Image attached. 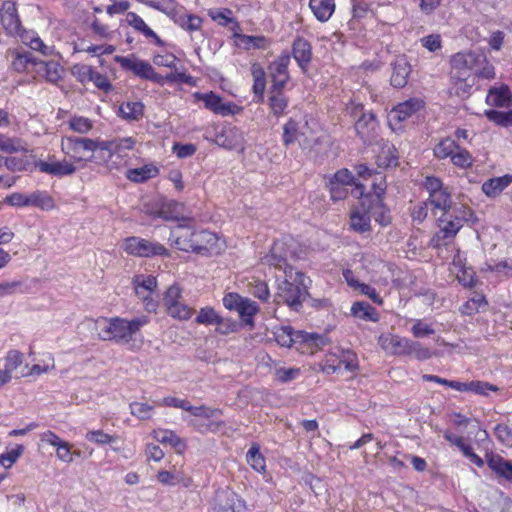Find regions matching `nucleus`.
I'll return each instance as SVG.
<instances>
[{"instance_id":"f257e3e1","label":"nucleus","mask_w":512,"mask_h":512,"mask_svg":"<svg viewBox=\"0 0 512 512\" xmlns=\"http://www.w3.org/2000/svg\"><path fill=\"white\" fill-rule=\"evenodd\" d=\"M149 323V317L141 315L133 319L121 317L87 319L85 324L93 330L101 340L116 343H129L142 327Z\"/></svg>"},{"instance_id":"f03ea898","label":"nucleus","mask_w":512,"mask_h":512,"mask_svg":"<svg viewBox=\"0 0 512 512\" xmlns=\"http://www.w3.org/2000/svg\"><path fill=\"white\" fill-rule=\"evenodd\" d=\"M304 279L303 273L289 268V272L285 273V279L278 284L276 301L285 303L296 311L299 310L308 294Z\"/></svg>"},{"instance_id":"7ed1b4c3","label":"nucleus","mask_w":512,"mask_h":512,"mask_svg":"<svg viewBox=\"0 0 512 512\" xmlns=\"http://www.w3.org/2000/svg\"><path fill=\"white\" fill-rule=\"evenodd\" d=\"M104 142L86 137L64 136L61 151L78 167L84 168L94 158L97 149H104Z\"/></svg>"},{"instance_id":"20e7f679","label":"nucleus","mask_w":512,"mask_h":512,"mask_svg":"<svg viewBox=\"0 0 512 512\" xmlns=\"http://www.w3.org/2000/svg\"><path fill=\"white\" fill-rule=\"evenodd\" d=\"M472 215L471 209L463 205L455 206L451 211L444 212L439 218V231L432 237L431 245L435 248L446 245L456 236L464 223L470 220Z\"/></svg>"},{"instance_id":"39448f33","label":"nucleus","mask_w":512,"mask_h":512,"mask_svg":"<svg viewBox=\"0 0 512 512\" xmlns=\"http://www.w3.org/2000/svg\"><path fill=\"white\" fill-rule=\"evenodd\" d=\"M485 62V55L476 52H463L455 54L451 59L452 77L466 80L480 64Z\"/></svg>"},{"instance_id":"423d86ee","label":"nucleus","mask_w":512,"mask_h":512,"mask_svg":"<svg viewBox=\"0 0 512 512\" xmlns=\"http://www.w3.org/2000/svg\"><path fill=\"white\" fill-rule=\"evenodd\" d=\"M283 142L286 146L297 142L303 149H308L316 143V137L307 123L300 125L290 119L283 127Z\"/></svg>"},{"instance_id":"0eeeda50","label":"nucleus","mask_w":512,"mask_h":512,"mask_svg":"<svg viewBox=\"0 0 512 512\" xmlns=\"http://www.w3.org/2000/svg\"><path fill=\"white\" fill-rule=\"evenodd\" d=\"M182 291L178 285L170 286L165 292L163 304L167 313L179 320H188L193 313V309L181 302Z\"/></svg>"},{"instance_id":"6e6552de","label":"nucleus","mask_w":512,"mask_h":512,"mask_svg":"<svg viewBox=\"0 0 512 512\" xmlns=\"http://www.w3.org/2000/svg\"><path fill=\"white\" fill-rule=\"evenodd\" d=\"M292 257L291 244L286 240H277L274 242L270 253L262 257L261 261L263 264L273 266L286 273L289 272V268H293L288 264V259Z\"/></svg>"},{"instance_id":"1a4fd4ad","label":"nucleus","mask_w":512,"mask_h":512,"mask_svg":"<svg viewBox=\"0 0 512 512\" xmlns=\"http://www.w3.org/2000/svg\"><path fill=\"white\" fill-rule=\"evenodd\" d=\"M423 101L419 98H411L399 103L388 113V124L392 130L401 128V123L423 108Z\"/></svg>"},{"instance_id":"9d476101","label":"nucleus","mask_w":512,"mask_h":512,"mask_svg":"<svg viewBox=\"0 0 512 512\" xmlns=\"http://www.w3.org/2000/svg\"><path fill=\"white\" fill-rule=\"evenodd\" d=\"M124 250L129 254L139 257L162 255L166 252V249L163 245L152 243L148 240L138 237H129L125 239Z\"/></svg>"},{"instance_id":"9b49d317","label":"nucleus","mask_w":512,"mask_h":512,"mask_svg":"<svg viewBox=\"0 0 512 512\" xmlns=\"http://www.w3.org/2000/svg\"><path fill=\"white\" fill-rule=\"evenodd\" d=\"M195 98L204 102L205 108L221 116L234 115L239 107L230 102H223L222 98L214 92L195 93Z\"/></svg>"},{"instance_id":"f8f14e48","label":"nucleus","mask_w":512,"mask_h":512,"mask_svg":"<svg viewBox=\"0 0 512 512\" xmlns=\"http://www.w3.org/2000/svg\"><path fill=\"white\" fill-rule=\"evenodd\" d=\"M290 64V56L288 54H282L268 67L269 76L271 78V87L284 89L285 85L290 80L288 72V66Z\"/></svg>"},{"instance_id":"ddd939ff","label":"nucleus","mask_w":512,"mask_h":512,"mask_svg":"<svg viewBox=\"0 0 512 512\" xmlns=\"http://www.w3.org/2000/svg\"><path fill=\"white\" fill-rule=\"evenodd\" d=\"M215 512H245V502L231 490H221L215 497Z\"/></svg>"},{"instance_id":"4468645a","label":"nucleus","mask_w":512,"mask_h":512,"mask_svg":"<svg viewBox=\"0 0 512 512\" xmlns=\"http://www.w3.org/2000/svg\"><path fill=\"white\" fill-rule=\"evenodd\" d=\"M408 342V338L391 333H383L378 337L380 347L391 355L406 356Z\"/></svg>"},{"instance_id":"2eb2a0df","label":"nucleus","mask_w":512,"mask_h":512,"mask_svg":"<svg viewBox=\"0 0 512 512\" xmlns=\"http://www.w3.org/2000/svg\"><path fill=\"white\" fill-rule=\"evenodd\" d=\"M194 252L197 253H217L221 247L219 238L211 231H194Z\"/></svg>"},{"instance_id":"dca6fc26","label":"nucleus","mask_w":512,"mask_h":512,"mask_svg":"<svg viewBox=\"0 0 512 512\" xmlns=\"http://www.w3.org/2000/svg\"><path fill=\"white\" fill-rule=\"evenodd\" d=\"M375 211H371L365 203L355 206L350 214V226L354 231L367 232L371 228V216L375 215Z\"/></svg>"},{"instance_id":"f3484780","label":"nucleus","mask_w":512,"mask_h":512,"mask_svg":"<svg viewBox=\"0 0 512 512\" xmlns=\"http://www.w3.org/2000/svg\"><path fill=\"white\" fill-rule=\"evenodd\" d=\"M233 40L236 47L246 51L266 50L271 45V40L262 35L234 33Z\"/></svg>"},{"instance_id":"a211bd4d","label":"nucleus","mask_w":512,"mask_h":512,"mask_svg":"<svg viewBox=\"0 0 512 512\" xmlns=\"http://www.w3.org/2000/svg\"><path fill=\"white\" fill-rule=\"evenodd\" d=\"M37 166L41 172L57 177L69 176L78 170V167L70 159L50 162L41 161Z\"/></svg>"},{"instance_id":"6ab92c4d","label":"nucleus","mask_w":512,"mask_h":512,"mask_svg":"<svg viewBox=\"0 0 512 512\" xmlns=\"http://www.w3.org/2000/svg\"><path fill=\"white\" fill-rule=\"evenodd\" d=\"M115 62L121 65L122 68L132 71L136 76L148 79V76L153 68L152 65L144 60H140L135 56H115Z\"/></svg>"},{"instance_id":"aec40b11","label":"nucleus","mask_w":512,"mask_h":512,"mask_svg":"<svg viewBox=\"0 0 512 512\" xmlns=\"http://www.w3.org/2000/svg\"><path fill=\"white\" fill-rule=\"evenodd\" d=\"M0 20L10 35L19 34L21 23L17 15L15 4L12 2H5L0 10Z\"/></svg>"},{"instance_id":"412c9836","label":"nucleus","mask_w":512,"mask_h":512,"mask_svg":"<svg viewBox=\"0 0 512 512\" xmlns=\"http://www.w3.org/2000/svg\"><path fill=\"white\" fill-rule=\"evenodd\" d=\"M411 72V66L404 55L396 57L392 63L391 84L396 88H402L407 84Z\"/></svg>"},{"instance_id":"4be33fe9","label":"nucleus","mask_w":512,"mask_h":512,"mask_svg":"<svg viewBox=\"0 0 512 512\" xmlns=\"http://www.w3.org/2000/svg\"><path fill=\"white\" fill-rule=\"evenodd\" d=\"M175 246L182 251L194 252V231L190 230L189 223L180 224L172 231Z\"/></svg>"},{"instance_id":"5701e85b","label":"nucleus","mask_w":512,"mask_h":512,"mask_svg":"<svg viewBox=\"0 0 512 512\" xmlns=\"http://www.w3.org/2000/svg\"><path fill=\"white\" fill-rule=\"evenodd\" d=\"M170 18L182 29L189 32L198 31L202 26V19L197 15L187 14L181 5Z\"/></svg>"},{"instance_id":"b1692460","label":"nucleus","mask_w":512,"mask_h":512,"mask_svg":"<svg viewBox=\"0 0 512 512\" xmlns=\"http://www.w3.org/2000/svg\"><path fill=\"white\" fill-rule=\"evenodd\" d=\"M289 105V99L283 89L270 88L268 95V106L270 112L277 118L283 116Z\"/></svg>"},{"instance_id":"393cba45","label":"nucleus","mask_w":512,"mask_h":512,"mask_svg":"<svg viewBox=\"0 0 512 512\" xmlns=\"http://www.w3.org/2000/svg\"><path fill=\"white\" fill-rule=\"evenodd\" d=\"M488 467L499 477L512 482V462L500 455L491 454L487 456Z\"/></svg>"},{"instance_id":"a878e982","label":"nucleus","mask_w":512,"mask_h":512,"mask_svg":"<svg viewBox=\"0 0 512 512\" xmlns=\"http://www.w3.org/2000/svg\"><path fill=\"white\" fill-rule=\"evenodd\" d=\"M183 210V204L176 201H167L163 203L162 207L157 212V216L165 220H176L184 223H191V217H184L181 215Z\"/></svg>"},{"instance_id":"bb28decb","label":"nucleus","mask_w":512,"mask_h":512,"mask_svg":"<svg viewBox=\"0 0 512 512\" xmlns=\"http://www.w3.org/2000/svg\"><path fill=\"white\" fill-rule=\"evenodd\" d=\"M37 72L48 82L56 84L63 75V67L56 61H37L34 63Z\"/></svg>"},{"instance_id":"cd10ccee","label":"nucleus","mask_w":512,"mask_h":512,"mask_svg":"<svg viewBox=\"0 0 512 512\" xmlns=\"http://www.w3.org/2000/svg\"><path fill=\"white\" fill-rule=\"evenodd\" d=\"M377 127L375 115L372 112L362 113L355 123L357 134L364 140H370Z\"/></svg>"},{"instance_id":"c85d7f7f","label":"nucleus","mask_w":512,"mask_h":512,"mask_svg":"<svg viewBox=\"0 0 512 512\" xmlns=\"http://www.w3.org/2000/svg\"><path fill=\"white\" fill-rule=\"evenodd\" d=\"M511 183V175L491 178L482 184V191L486 196L495 198L499 196Z\"/></svg>"},{"instance_id":"c756f323","label":"nucleus","mask_w":512,"mask_h":512,"mask_svg":"<svg viewBox=\"0 0 512 512\" xmlns=\"http://www.w3.org/2000/svg\"><path fill=\"white\" fill-rule=\"evenodd\" d=\"M126 22L129 26L143 34L146 38H152L156 45L162 46L164 44L158 35L136 13L128 12L126 14Z\"/></svg>"},{"instance_id":"7c9ffc66","label":"nucleus","mask_w":512,"mask_h":512,"mask_svg":"<svg viewBox=\"0 0 512 512\" xmlns=\"http://www.w3.org/2000/svg\"><path fill=\"white\" fill-rule=\"evenodd\" d=\"M133 284L136 295L142 301H146L156 288L157 280L151 275H138L134 277Z\"/></svg>"},{"instance_id":"2f4dec72","label":"nucleus","mask_w":512,"mask_h":512,"mask_svg":"<svg viewBox=\"0 0 512 512\" xmlns=\"http://www.w3.org/2000/svg\"><path fill=\"white\" fill-rule=\"evenodd\" d=\"M309 7L318 21L326 22L334 13L335 2L334 0H310Z\"/></svg>"},{"instance_id":"473e14b6","label":"nucleus","mask_w":512,"mask_h":512,"mask_svg":"<svg viewBox=\"0 0 512 512\" xmlns=\"http://www.w3.org/2000/svg\"><path fill=\"white\" fill-rule=\"evenodd\" d=\"M153 437L156 441H158L162 444L171 445L178 453H182L186 449L185 442L171 430H168V429L154 430Z\"/></svg>"},{"instance_id":"72a5a7b5","label":"nucleus","mask_w":512,"mask_h":512,"mask_svg":"<svg viewBox=\"0 0 512 512\" xmlns=\"http://www.w3.org/2000/svg\"><path fill=\"white\" fill-rule=\"evenodd\" d=\"M251 75L253 77V92L257 96L258 101L264 100V92L266 88V73L259 63L251 65Z\"/></svg>"},{"instance_id":"f704fd0d","label":"nucleus","mask_w":512,"mask_h":512,"mask_svg":"<svg viewBox=\"0 0 512 512\" xmlns=\"http://www.w3.org/2000/svg\"><path fill=\"white\" fill-rule=\"evenodd\" d=\"M510 100L511 94L507 86L491 88L486 96V103L495 107H507Z\"/></svg>"},{"instance_id":"c9c22d12","label":"nucleus","mask_w":512,"mask_h":512,"mask_svg":"<svg viewBox=\"0 0 512 512\" xmlns=\"http://www.w3.org/2000/svg\"><path fill=\"white\" fill-rule=\"evenodd\" d=\"M378 148L376 162L379 167H390L397 164L396 149L392 144L385 142L378 145Z\"/></svg>"},{"instance_id":"e433bc0d","label":"nucleus","mask_w":512,"mask_h":512,"mask_svg":"<svg viewBox=\"0 0 512 512\" xmlns=\"http://www.w3.org/2000/svg\"><path fill=\"white\" fill-rule=\"evenodd\" d=\"M293 57L302 69H305L306 65L311 60V46L302 38H298L293 44Z\"/></svg>"},{"instance_id":"4c0bfd02","label":"nucleus","mask_w":512,"mask_h":512,"mask_svg":"<svg viewBox=\"0 0 512 512\" xmlns=\"http://www.w3.org/2000/svg\"><path fill=\"white\" fill-rule=\"evenodd\" d=\"M14 36H19L21 41L33 50L40 51L44 55L50 53V48L45 45L40 37L33 31H23L20 28L19 34H15Z\"/></svg>"},{"instance_id":"58836bf2","label":"nucleus","mask_w":512,"mask_h":512,"mask_svg":"<svg viewBox=\"0 0 512 512\" xmlns=\"http://www.w3.org/2000/svg\"><path fill=\"white\" fill-rule=\"evenodd\" d=\"M158 173L159 170L156 166L148 164L139 168L129 169L126 176L129 180L138 183L154 178Z\"/></svg>"},{"instance_id":"ea45409f","label":"nucleus","mask_w":512,"mask_h":512,"mask_svg":"<svg viewBox=\"0 0 512 512\" xmlns=\"http://www.w3.org/2000/svg\"><path fill=\"white\" fill-rule=\"evenodd\" d=\"M29 207L49 211L55 208V203L48 192L37 190L29 194Z\"/></svg>"},{"instance_id":"a19ab883","label":"nucleus","mask_w":512,"mask_h":512,"mask_svg":"<svg viewBox=\"0 0 512 512\" xmlns=\"http://www.w3.org/2000/svg\"><path fill=\"white\" fill-rule=\"evenodd\" d=\"M351 313L353 316L362 320L372 322H377L379 320L377 311L366 302H355L351 307Z\"/></svg>"},{"instance_id":"79ce46f5","label":"nucleus","mask_w":512,"mask_h":512,"mask_svg":"<svg viewBox=\"0 0 512 512\" xmlns=\"http://www.w3.org/2000/svg\"><path fill=\"white\" fill-rule=\"evenodd\" d=\"M144 106L141 102H125L119 107V113L123 119L126 120H138L142 117Z\"/></svg>"},{"instance_id":"37998d69","label":"nucleus","mask_w":512,"mask_h":512,"mask_svg":"<svg viewBox=\"0 0 512 512\" xmlns=\"http://www.w3.org/2000/svg\"><path fill=\"white\" fill-rule=\"evenodd\" d=\"M248 464L257 472L263 473L266 469L264 456L260 453V448L257 444H253L246 454Z\"/></svg>"},{"instance_id":"c03bdc74","label":"nucleus","mask_w":512,"mask_h":512,"mask_svg":"<svg viewBox=\"0 0 512 512\" xmlns=\"http://www.w3.org/2000/svg\"><path fill=\"white\" fill-rule=\"evenodd\" d=\"M429 203L434 206V208L443 211V213L453 209L451 207V196L447 188L430 195Z\"/></svg>"},{"instance_id":"a18cd8bd","label":"nucleus","mask_w":512,"mask_h":512,"mask_svg":"<svg viewBox=\"0 0 512 512\" xmlns=\"http://www.w3.org/2000/svg\"><path fill=\"white\" fill-rule=\"evenodd\" d=\"M68 127L79 134H87L93 128V122L87 117L74 115L67 121Z\"/></svg>"},{"instance_id":"49530a36","label":"nucleus","mask_w":512,"mask_h":512,"mask_svg":"<svg viewBox=\"0 0 512 512\" xmlns=\"http://www.w3.org/2000/svg\"><path fill=\"white\" fill-rule=\"evenodd\" d=\"M144 3L156 10L165 13L170 17L179 8V4L176 0H145Z\"/></svg>"},{"instance_id":"de8ad7c7","label":"nucleus","mask_w":512,"mask_h":512,"mask_svg":"<svg viewBox=\"0 0 512 512\" xmlns=\"http://www.w3.org/2000/svg\"><path fill=\"white\" fill-rule=\"evenodd\" d=\"M23 363V354L18 350H10L5 356L4 372L11 378L12 373Z\"/></svg>"},{"instance_id":"09e8293b","label":"nucleus","mask_w":512,"mask_h":512,"mask_svg":"<svg viewBox=\"0 0 512 512\" xmlns=\"http://www.w3.org/2000/svg\"><path fill=\"white\" fill-rule=\"evenodd\" d=\"M258 310V305L254 301L244 298L237 312L246 324L251 325L253 323V316Z\"/></svg>"},{"instance_id":"8fccbe9b","label":"nucleus","mask_w":512,"mask_h":512,"mask_svg":"<svg viewBox=\"0 0 512 512\" xmlns=\"http://www.w3.org/2000/svg\"><path fill=\"white\" fill-rule=\"evenodd\" d=\"M406 355L413 356L417 360L423 361L431 358L432 352L421 343L409 339Z\"/></svg>"},{"instance_id":"3c124183","label":"nucleus","mask_w":512,"mask_h":512,"mask_svg":"<svg viewBox=\"0 0 512 512\" xmlns=\"http://www.w3.org/2000/svg\"><path fill=\"white\" fill-rule=\"evenodd\" d=\"M486 305L485 297L481 294H476L461 306L460 311L465 315H473Z\"/></svg>"},{"instance_id":"603ef678","label":"nucleus","mask_w":512,"mask_h":512,"mask_svg":"<svg viewBox=\"0 0 512 512\" xmlns=\"http://www.w3.org/2000/svg\"><path fill=\"white\" fill-rule=\"evenodd\" d=\"M157 479L160 483L164 485H176L179 483H183L184 486H188L191 482L189 478L184 479L179 472H169V471H159L157 474Z\"/></svg>"},{"instance_id":"864d4df0","label":"nucleus","mask_w":512,"mask_h":512,"mask_svg":"<svg viewBox=\"0 0 512 512\" xmlns=\"http://www.w3.org/2000/svg\"><path fill=\"white\" fill-rule=\"evenodd\" d=\"M457 147L454 140L450 138L443 139L435 146L434 155L439 159L451 158Z\"/></svg>"},{"instance_id":"5fc2aeb1","label":"nucleus","mask_w":512,"mask_h":512,"mask_svg":"<svg viewBox=\"0 0 512 512\" xmlns=\"http://www.w3.org/2000/svg\"><path fill=\"white\" fill-rule=\"evenodd\" d=\"M85 438L99 446L111 444L117 439L116 436L105 433L103 430H89Z\"/></svg>"},{"instance_id":"6e6d98bb","label":"nucleus","mask_w":512,"mask_h":512,"mask_svg":"<svg viewBox=\"0 0 512 512\" xmlns=\"http://www.w3.org/2000/svg\"><path fill=\"white\" fill-rule=\"evenodd\" d=\"M451 161L455 166L464 169L472 166L473 157L466 149L458 146L451 157Z\"/></svg>"},{"instance_id":"4d7b16f0","label":"nucleus","mask_w":512,"mask_h":512,"mask_svg":"<svg viewBox=\"0 0 512 512\" xmlns=\"http://www.w3.org/2000/svg\"><path fill=\"white\" fill-rule=\"evenodd\" d=\"M130 412L141 420H147L152 417L154 406L143 402H133L130 404Z\"/></svg>"},{"instance_id":"13d9d810","label":"nucleus","mask_w":512,"mask_h":512,"mask_svg":"<svg viewBox=\"0 0 512 512\" xmlns=\"http://www.w3.org/2000/svg\"><path fill=\"white\" fill-rule=\"evenodd\" d=\"M135 141L131 137L113 140L111 142H104L103 150L114 151L122 153L125 150H131L134 147Z\"/></svg>"},{"instance_id":"bf43d9fd","label":"nucleus","mask_w":512,"mask_h":512,"mask_svg":"<svg viewBox=\"0 0 512 512\" xmlns=\"http://www.w3.org/2000/svg\"><path fill=\"white\" fill-rule=\"evenodd\" d=\"M248 286L252 295L263 301L268 300L270 291L266 282L259 279H253L251 282H249Z\"/></svg>"},{"instance_id":"052dcab7","label":"nucleus","mask_w":512,"mask_h":512,"mask_svg":"<svg viewBox=\"0 0 512 512\" xmlns=\"http://www.w3.org/2000/svg\"><path fill=\"white\" fill-rule=\"evenodd\" d=\"M187 411L190 412L195 417H201L207 420L211 418H216L218 415L221 414V410L210 408L204 405L192 406L189 404Z\"/></svg>"},{"instance_id":"680f3d73","label":"nucleus","mask_w":512,"mask_h":512,"mask_svg":"<svg viewBox=\"0 0 512 512\" xmlns=\"http://www.w3.org/2000/svg\"><path fill=\"white\" fill-rule=\"evenodd\" d=\"M94 68L86 64H76L72 67V75L81 83L90 82Z\"/></svg>"},{"instance_id":"e2e57ef3","label":"nucleus","mask_w":512,"mask_h":512,"mask_svg":"<svg viewBox=\"0 0 512 512\" xmlns=\"http://www.w3.org/2000/svg\"><path fill=\"white\" fill-rule=\"evenodd\" d=\"M499 388L488 382L483 381H470L468 382L467 392H472L478 395H488L489 391L496 392Z\"/></svg>"},{"instance_id":"0e129e2a","label":"nucleus","mask_w":512,"mask_h":512,"mask_svg":"<svg viewBox=\"0 0 512 512\" xmlns=\"http://www.w3.org/2000/svg\"><path fill=\"white\" fill-rule=\"evenodd\" d=\"M217 321H219V315L212 307L200 309L196 317V322L199 324L212 325Z\"/></svg>"},{"instance_id":"69168bd1","label":"nucleus","mask_w":512,"mask_h":512,"mask_svg":"<svg viewBox=\"0 0 512 512\" xmlns=\"http://www.w3.org/2000/svg\"><path fill=\"white\" fill-rule=\"evenodd\" d=\"M485 116L490 121L505 127L512 123V115H510V111L501 112L496 110H486Z\"/></svg>"},{"instance_id":"338daca9","label":"nucleus","mask_w":512,"mask_h":512,"mask_svg":"<svg viewBox=\"0 0 512 512\" xmlns=\"http://www.w3.org/2000/svg\"><path fill=\"white\" fill-rule=\"evenodd\" d=\"M453 273L456 274V277L461 285L464 287H472L474 286L476 280H475V273L472 270V268L464 267L459 268L458 270L454 271Z\"/></svg>"},{"instance_id":"774afa93","label":"nucleus","mask_w":512,"mask_h":512,"mask_svg":"<svg viewBox=\"0 0 512 512\" xmlns=\"http://www.w3.org/2000/svg\"><path fill=\"white\" fill-rule=\"evenodd\" d=\"M275 339L280 346L291 347L294 342L292 328L288 326L281 327L276 331Z\"/></svg>"}]
</instances>
